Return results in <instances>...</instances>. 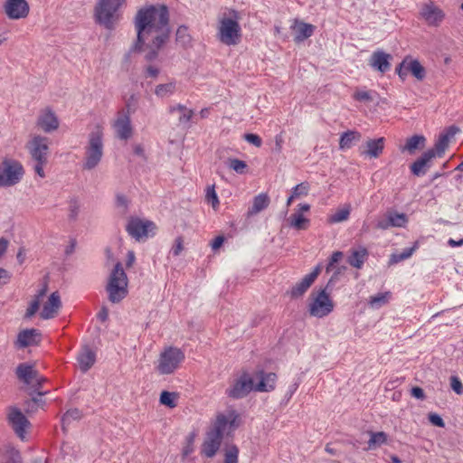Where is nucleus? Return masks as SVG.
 Segmentation results:
<instances>
[{
    "label": "nucleus",
    "instance_id": "f257e3e1",
    "mask_svg": "<svg viewBox=\"0 0 463 463\" xmlns=\"http://www.w3.org/2000/svg\"><path fill=\"white\" fill-rule=\"evenodd\" d=\"M137 41L132 50L141 52L145 46L148 52L145 55L146 61H152L158 56L159 50L168 42L171 28L169 12L164 5H151L140 8L134 18Z\"/></svg>",
    "mask_w": 463,
    "mask_h": 463
},
{
    "label": "nucleus",
    "instance_id": "f03ea898",
    "mask_svg": "<svg viewBox=\"0 0 463 463\" xmlns=\"http://www.w3.org/2000/svg\"><path fill=\"white\" fill-rule=\"evenodd\" d=\"M239 427V414L234 410L218 412L212 420L201 446V454L208 458H213L221 448L225 435H231Z\"/></svg>",
    "mask_w": 463,
    "mask_h": 463
},
{
    "label": "nucleus",
    "instance_id": "7ed1b4c3",
    "mask_svg": "<svg viewBox=\"0 0 463 463\" xmlns=\"http://www.w3.org/2000/svg\"><path fill=\"white\" fill-rule=\"evenodd\" d=\"M109 300L113 304L121 302L128 294V279L121 262H116L110 270L106 285Z\"/></svg>",
    "mask_w": 463,
    "mask_h": 463
},
{
    "label": "nucleus",
    "instance_id": "20e7f679",
    "mask_svg": "<svg viewBox=\"0 0 463 463\" xmlns=\"http://www.w3.org/2000/svg\"><path fill=\"white\" fill-rule=\"evenodd\" d=\"M103 131L100 126H96L89 134L88 143L85 146V154L82 167L84 170H92L97 167L103 157Z\"/></svg>",
    "mask_w": 463,
    "mask_h": 463
},
{
    "label": "nucleus",
    "instance_id": "39448f33",
    "mask_svg": "<svg viewBox=\"0 0 463 463\" xmlns=\"http://www.w3.org/2000/svg\"><path fill=\"white\" fill-rule=\"evenodd\" d=\"M123 4L124 0H99L95 8L98 23L109 30L114 29L120 18L118 9Z\"/></svg>",
    "mask_w": 463,
    "mask_h": 463
},
{
    "label": "nucleus",
    "instance_id": "423d86ee",
    "mask_svg": "<svg viewBox=\"0 0 463 463\" xmlns=\"http://www.w3.org/2000/svg\"><path fill=\"white\" fill-rule=\"evenodd\" d=\"M24 175L21 162L13 158H5L0 163V187H12L19 184Z\"/></svg>",
    "mask_w": 463,
    "mask_h": 463
},
{
    "label": "nucleus",
    "instance_id": "0eeeda50",
    "mask_svg": "<svg viewBox=\"0 0 463 463\" xmlns=\"http://www.w3.org/2000/svg\"><path fill=\"white\" fill-rule=\"evenodd\" d=\"M184 358V353L180 348L168 346L160 354L156 370L160 374H171L180 366Z\"/></svg>",
    "mask_w": 463,
    "mask_h": 463
},
{
    "label": "nucleus",
    "instance_id": "6e6552de",
    "mask_svg": "<svg viewBox=\"0 0 463 463\" xmlns=\"http://www.w3.org/2000/svg\"><path fill=\"white\" fill-rule=\"evenodd\" d=\"M126 230L136 241H146L148 238L156 235L157 227L156 223L150 220L130 217L128 221Z\"/></svg>",
    "mask_w": 463,
    "mask_h": 463
},
{
    "label": "nucleus",
    "instance_id": "1a4fd4ad",
    "mask_svg": "<svg viewBox=\"0 0 463 463\" xmlns=\"http://www.w3.org/2000/svg\"><path fill=\"white\" fill-rule=\"evenodd\" d=\"M334 302L326 289L314 292L310 296L308 313L311 317L323 318L334 310Z\"/></svg>",
    "mask_w": 463,
    "mask_h": 463
},
{
    "label": "nucleus",
    "instance_id": "9d476101",
    "mask_svg": "<svg viewBox=\"0 0 463 463\" xmlns=\"http://www.w3.org/2000/svg\"><path fill=\"white\" fill-rule=\"evenodd\" d=\"M220 41L226 45H235L241 38V26L236 20L222 18L218 29Z\"/></svg>",
    "mask_w": 463,
    "mask_h": 463
},
{
    "label": "nucleus",
    "instance_id": "9b49d317",
    "mask_svg": "<svg viewBox=\"0 0 463 463\" xmlns=\"http://www.w3.org/2000/svg\"><path fill=\"white\" fill-rule=\"evenodd\" d=\"M33 160L48 159L49 138L41 135H33L26 144Z\"/></svg>",
    "mask_w": 463,
    "mask_h": 463
},
{
    "label": "nucleus",
    "instance_id": "f8f14e48",
    "mask_svg": "<svg viewBox=\"0 0 463 463\" xmlns=\"http://www.w3.org/2000/svg\"><path fill=\"white\" fill-rule=\"evenodd\" d=\"M112 128L117 137L122 140H128L132 136V126L129 109H122L118 112Z\"/></svg>",
    "mask_w": 463,
    "mask_h": 463
},
{
    "label": "nucleus",
    "instance_id": "ddd939ff",
    "mask_svg": "<svg viewBox=\"0 0 463 463\" xmlns=\"http://www.w3.org/2000/svg\"><path fill=\"white\" fill-rule=\"evenodd\" d=\"M252 389L253 381L248 373H244L239 379L234 381L225 392L230 398L241 399L247 396Z\"/></svg>",
    "mask_w": 463,
    "mask_h": 463
},
{
    "label": "nucleus",
    "instance_id": "4468645a",
    "mask_svg": "<svg viewBox=\"0 0 463 463\" xmlns=\"http://www.w3.org/2000/svg\"><path fill=\"white\" fill-rule=\"evenodd\" d=\"M36 126L43 132L51 133L59 128L60 121L52 109L45 108L39 112Z\"/></svg>",
    "mask_w": 463,
    "mask_h": 463
},
{
    "label": "nucleus",
    "instance_id": "2eb2a0df",
    "mask_svg": "<svg viewBox=\"0 0 463 463\" xmlns=\"http://www.w3.org/2000/svg\"><path fill=\"white\" fill-rule=\"evenodd\" d=\"M309 210L310 205L308 203H299L295 209V212L287 218L288 226L297 231L307 230L309 226L310 221L304 216V213H307Z\"/></svg>",
    "mask_w": 463,
    "mask_h": 463
},
{
    "label": "nucleus",
    "instance_id": "dca6fc26",
    "mask_svg": "<svg viewBox=\"0 0 463 463\" xmlns=\"http://www.w3.org/2000/svg\"><path fill=\"white\" fill-rule=\"evenodd\" d=\"M420 14L430 26H439L445 17L444 12L433 2L423 4Z\"/></svg>",
    "mask_w": 463,
    "mask_h": 463
},
{
    "label": "nucleus",
    "instance_id": "f3484780",
    "mask_svg": "<svg viewBox=\"0 0 463 463\" xmlns=\"http://www.w3.org/2000/svg\"><path fill=\"white\" fill-rule=\"evenodd\" d=\"M4 8L8 18L13 20L25 18L30 10L25 0H6Z\"/></svg>",
    "mask_w": 463,
    "mask_h": 463
},
{
    "label": "nucleus",
    "instance_id": "a211bd4d",
    "mask_svg": "<svg viewBox=\"0 0 463 463\" xmlns=\"http://www.w3.org/2000/svg\"><path fill=\"white\" fill-rule=\"evenodd\" d=\"M8 421L16 435L19 438L24 439L25 435V429L29 427L30 422L23 414V412L15 407L10 408L8 413Z\"/></svg>",
    "mask_w": 463,
    "mask_h": 463
},
{
    "label": "nucleus",
    "instance_id": "6ab92c4d",
    "mask_svg": "<svg viewBox=\"0 0 463 463\" xmlns=\"http://www.w3.org/2000/svg\"><path fill=\"white\" fill-rule=\"evenodd\" d=\"M320 268L317 267L313 271L304 276V278L296 285H294L288 294L292 298H298L302 297L310 286L314 283L315 279L318 276Z\"/></svg>",
    "mask_w": 463,
    "mask_h": 463
},
{
    "label": "nucleus",
    "instance_id": "aec40b11",
    "mask_svg": "<svg viewBox=\"0 0 463 463\" xmlns=\"http://www.w3.org/2000/svg\"><path fill=\"white\" fill-rule=\"evenodd\" d=\"M16 375L18 379L24 382L25 384H33L36 383L37 386H40L43 378L38 376L37 371L33 369L31 364L23 363L20 364L16 368Z\"/></svg>",
    "mask_w": 463,
    "mask_h": 463
},
{
    "label": "nucleus",
    "instance_id": "412c9836",
    "mask_svg": "<svg viewBox=\"0 0 463 463\" xmlns=\"http://www.w3.org/2000/svg\"><path fill=\"white\" fill-rule=\"evenodd\" d=\"M61 307V301L59 293L57 291L52 292L50 295L48 301L43 305L41 312V317L43 319L53 318L57 315Z\"/></svg>",
    "mask_w": 463,
    "mask_h": 463
},
{
    "label": "nucleus",
    "instance_id": "4be33fe9",
    "mask_svg": "<svg viewBox=\"0 0 463 463\" xmlns=\"http://www.w3.org/2000/svg\"><path fill=\"white\" fill-rule=\"evenodd\" d=\"M41 333L38 329L31 328L22 330L16 340V345L19 348H25L31 345H37L40 341Z\"/></svg>",
    "mask_w": 463,
    "mask_h": 463
},
{
    "label": "nucleus",
    "instance_id": "5701e85b",
    "mask_svg": "<svg viewBox=\"0 0 463 463\" xmlns=\"http://www.w3.org/2000/svg\"><path fill=\"white\" fill-rule=\"evenodd\" d=\"M384 147V138L369 139L364 146L361 147V155L370 158H377L383 153Z\"/></svg>",
    "mask_w": 463,
    "mask_h": 463
},
{
    "label": "nucleus",
    "instance_id": "b1692460",
    "mask_svg": "<svg viewBox=\"0 0 463 463\" xmlns=\"http://www.w3.org/2000/svg\"><path fill=\"white\" fill-rule=\"evenodd\" d=\"M436 156L434 150H428L418 158L411 165V170L414 175L420 176L426 174L427 168L430 167V161Z\"/></svg>",
    "mask_w": 463,
    "mask_h": 463
},
{
    "label": "nucleus",
    "instance_id": "393cba45",
    "mask_svg": "<svg viewBox=\"0 0 463 463\" xmlns=\"http://www.w3.org/2000/svg\"><path fill=\"white\" fill-rule=\"evenodd\" d=\"M458 132V128L455 126H451L441 133L435 143V146L432 150L435 151L436 156H441L447 149L450 138H452Z\"/></svg>",
    "mask_w": 463,
    "mask_h": 463
},
{
    "label": "nucleus",
    "instance_id": "a878e982",
    "mask_svg": "<svg viewBox=\"0 0 463 463\" xmlns=\"http://www.w3.org/2000/svg\"><path fill=\"white\" fill-rule=\"evenodd\" d=\"M391 58L392 57L390 54L385 53L383 51H376L372 54L370 61H369V64L373 69L383 73V72L389 71V69H390Z\"/></svg>",
    "mask_w": 463,
    "mask_h": 463
},
{
    "label": "nucleus",
    "instance_id": "bb28decb",
    "mask_svg": "<svg viewBox=\"0 0 463 463\" xmlns=\"http://www.w3.org/2000/svg\"><path fill=\"white\" fill-rule=\"evenodd\" d=\"M79 367L82 373L89 371L96 361V354L89 346H84L77 356Z\"/></svg>",
    "mask_w": 463,
    "mask_h": 463
},
{
    "label": "nucleus",
    "instance_id": "cd10ccee",
    "mask_svg": "<svg viewBox=\"0 0 463 463\" xmlns=\"http://www.w3.org/2000/svg\"><path fill=\"white\" fill-rule=\"evenodd\" d=\"M178 90V81L170 79L168 81L159 83L155 87L154 93L158 99H167L175 94Z\"/></svg>",
    "mask_w": 463,
    "mask_h": 463
},
{
    "label": "nucleus",
    "instance_id": "c85d7f7f",
    "mask_svg": "<svg viewBox=\"0 0 463 463\" xmlns=\"http://www.w3.org/2000/svg\"><path fill=\"white\" fill-rule=\"evenodd\" d=\"M291 29L295 33V41L299 43L310 37L314 33L315 27L312 24L296 20Z\"/></svg>",
    "mask_w": 463,
    "mask_h": 463
},
{
    "label": "nucleus",
    "instance_id": "c756f323",
    "mask_svg": "<svg viewBox=\"0 0 463 463\" xmlns=\"http://www.w3.org/2000/svg\"><path fill=\"white\" fill-rule=\"evenodd\" d=\"M260 381L256 385L255 390L258 392H270L275 388L277 375L274 373L260 372Z\"/></svg>",
    "mask_w": 463,
    "mask_h": 463
},
{
    "label": "nucleus",
    "instance_id": "7c9ffc66",
    "mask_svg": "<svg viewBox=\"0 0 463 463\" xmlns=\"http://www.w3.org/2000/svg\"><path fill=\"white\" fill-rule=\"evenodd\" d=\"M425 142L426 138L422 135H414L406 140V144L401 150L408 151L411 155H413L416 150L425 146Z\"/></svg>",
    "mask_w": 463,
    "mask_h": 463
},
{
    "label": "nucleus",
    "instance_id": "2f4dec72",
    "mask_svg": "<svg viewBox=\"0 0 463 463\" xmlns=\"http://www.w3.org/2000/svg\"><path fill=\"white\" fill-rule=\"evenodd\" d=\"M269 204V197L267 194H260L254 197L252 206L249 209V215H255L266 209Z\"/></svg>",
    "mask_w": 463,
    "mask_h": 463
},
{
    "label": "nucleus",
    "instance_id": "473e14b6",
    "mask_svg": "<svg viewBox=\"0 0 463 463\" xmlns=\"http://www.w3.org/2000/svg\"><path fill=\"white\" fill-rule=\"evenodd\" d=\"M361 138V134L357 131H347L341 135L339 141V148L341 150H345L350 148L354 142L359 141Z\"/></svg>",
    "mask_w": 463,
    "mask_h": 463
},
{
    "label": "nucleus",
    "instance_id": "72a5a7b5",
    "mask_svg": "<svg viewBox=\"0 0 463 463\" xmlns=\"http://www.w3.org/2000/svg\"><path fill=\"white\" fill-rule=\"evenodd\" d=\"M169 111L171 113H175V112L179 113L178 120H179L180 124H187L191 120V118L194 115V111L192 109H189L181 104H177L175 106L170 107Z\"/></svg>",
    "mask_w": 463,
    "mask_h": 463
},
{
    "label": "nucleus",
    "instance_id": "f704fd0d",
    "mask_svg": "<svg viewBox=\"0 0 463 463\" xmlns=\"http://www.w3.org/2000/svg\"><path fill=\"white\" fill-rule=\"evenodd\" d=\"M392 293L390 291L378 293L371 296L368 303L373 308H380L389 302Z\"/></svg>",
    "mask_w": 463,
    "mask_h": 463
},
{
    "label": "nucleus",
    "instance_id": "c9c22d12",
    "mask_svg": "<svg viewBox=\"0 0 463 463\" xmlns=\"http://www.w3.org/2000/svg\"><path fill=\"white\" fill-rule=\"evenodd\" d=\"M81 411L79 409L68 410L61 417V429L64 432L67 431V427L72 420H77L81 418Z\"/></svg>",
    "mask_w": 463,
    "mask_h": 463
},
{
    "label": "nucleus",
    "instance_id": "e433bc0d",
    "mask_svg": "<svg viewBox=\"0 0 463 463\" xmlns=\"http://www.w3.org/2000/svg\"><path fill=\"white\" fill-rule=\"evenodd\" d=\"M45 392L38 391L35 396H33L31 400L24 402V406L26 408L27 412L35 411L39 407L43 408L44 405V401L43 400V395Z\"/></svg>",
    "mask_w": 463,
    "mask_h": 463
},
{
    "label": "nucleus",
    "instance_id": "4c0bfd02",
    "mask_svg": "<svg viewBox=\"0 0 463 463\" xmlns=\"http://www.w3.org/2000/svg\"><path fill=\"white\" fill-rule=\"evenodd\" d=\"M410 73L415 77L418 80H422L426 76L424 67L420 64L418 60L410 57Z\"/></svg>",
    "mask_w": 463,
    "mask_h": 463
},
{
    "label": "nucleus",
    "instance_id": "58836bf2",
    "mask_svg": "<svg viewBox=\"0 0 463 463\" xmlns=\"http://www.w3.org/2000/svg\"><path fill=\"white\" fill-rule=\"evenodd\" d=\"M387 442V434L383 431L370 432V439L368 440V449H373Z\"/></svg>",
    "mask_w": 463,
    "mask_h": 463
},
{
    "label": "nucleus",
    "instance_id": "ea45409f",
    "mask_svg": "<svg viewBox=\"0 0 463 463\" xmlns=\"http://www.w3.org/2000/svg\"><path fill=\"white\" fill-rule=\"evenodd\" d=\"M351 206L349 204L338 209L329 217L330 222L337 223L346 221L350 215Z\"/></svg>",
    "mask_w": 463,
    "mask_h": 463
},
{
    "label": "nucleus",
    "instance_id": "a19ab883",
    "mask_svg": "<svg viewBox=\"0 0 463 463\" xmlns=\"http://www.w3.org/2000/svg\"><path fill=\"white\" fill-rule=\"evenodd\" d=\"M80 210V203L77 198H71L68 206V218L70 221H76Z\"/></svg>",
    "mask_w": 463,
    "mask_h": 463
},
{
    "label": "nucleus",
    "instance_id": "79ce46f5",
    "mask_svg": "<svg viewBox=\"0 0 463 463\" xmlns=\"http://www.w3.org/2000/svg\"><path fill=\"white\" fill-rule=\"evenodd\" d=\"M392 227H405L408 218L404 213H388Z\"/></svg>",
    "mask_w": 463,
    "mask_h": 463
},
{
    "label": "nucleus",
    "instance_id": "37998d69",
    "mask_svg": "<svg viewBox=\"0 0 463 463\" xmlns=\"http://www.w3.org/2000/svg\"><path fill=\"white\" fill-rule=\"evenodd\" d=\"M418 248V243L415 242L413 246L402 250L401 252H395L392 254L391 260H403L411 257L412 253Z\"/></svg>",
    "mask_w": 463,
    "mask_h": 463
},
{
    "label": "nucleus",
    "instance_id": "c03bdc74",
    "mask_svg": "<svg viewBox=\"0 0 463 463\" xmlns=\"http://www.w3.org/2000/svg\"><path fill=\"white\" fill-rule=\"evenodd\" d=\"M228 165L231 169H232L233 171L240 175L244 174L248 167L246 162L240 160L238 158H230L228 161Z\"/></svg>",
    "mask_w": 463,
    "mask_h": 463
},
{
    "label": "nucleus",
    "instance_id": "a18cd8bd",
    "mask_svg": "<svg viewBox=\"0 0 463 463\" xmlns=\"http://www.w3.org/2000/svg\"><path fill=\"white\" fill-rule=\"evenodd\" d=\"M239 449L236 445H232L225 450L224 463H238Z\"/></svg>",
    "mask_w": 463,
    "mask_h": 463
},
{
    "label": "nucleus",
    "instance_id": "49530a36",
    "mask_svg": "<svg viewBox=\"0 0 463 463\" xmlns=\"http://www.w3.org/2000/svg\"><path fill=\"white\" fill-rule=\"evenodd\" d=\"M176 42L183 46H186L191 42V36L188 33V29L185 26L178 27L176 31Z\"/></svg>",
    "mask_w": 463,
    "mask_h": 463
},
{
    "label": "nucleus",
    "instance_id": "de8ad7c7",
    "mask_svg": "<svg viewBox=\"0 0 463 463\" xmlns=\"http://www.w3.org/2000/svg\"><path fill=\"white\" fill-rule=\"evenodd\" d=\"M175 393L169 392L167 391H163L160 394V402L169 408H175L176 406V402L175 401Z\"/></svg>",
    "mask_w": 463,
    "mask_h": 463
},
{
    "label": "nucleus",
    "instance_id": "09e8293b",
    "mask_svg": "<svg viewBox=\"0 0 463 463\" xmlns=\"http://www.w3.org/2000/svg\"><path fill=\"white\" fill-rule=\"evenodd\" d=\"M368 257V250L364 246H357L351 250V256L348 260H362Z\"/></svg>",
    "mask_w": 463,
    "mask_h": 463
},
{
    "label": "nucleus",
    "instance_id": "8fccbe9b",
    "mask_svg": "<svg viewBox=\"0 0 463 463\" xmlns=\"http://www.w3.org/2000/svg\"><path fill=\"white\" fill-rule=\"evenodd\" d=\"M410 57H405L402 61L396 68V72L402 80H404L405 78L410 73Z\"/></svg>",
    "mask_w": 463,
    "mask_h": 463
},
{
    "label": "nucleus",
    "instance_id": "3c124183",
    "mask_svg": "<svg viewBox=\"0 0 463 463\" xmlns=\"http://www.w3.org/2000/svg\"><path fill=\"white\" fill-rule=\"evenodd\" d=\"M206 201L212 204L213 209H216L219 206V198L215 192L214 185L208 186L206 189Z\"/></svg>",
    "mask_w": 463,
    "mask_h": 463
},
{
    "label": "nucleus",
    "instance_id": "603ef678",
    "mask_svg": "<svg viewBox=\"0 0 463 463\" xmlns=\"http://www.w3.org/2000/svg\"><path fill=\"white\" fill-rule=\"evenodd\" d=\"M309 185L307 183H301L296 185L291 192V195L295 198H300L302 196H306L308 193Z\"/></svg>",
    "mask_w": 463,
    "mask_h": 463
},
{
    "label": "nucleus",
    "instance_id": "864d4df0",
    "mask_svg": "<svg viewBox=\"0 0 463 463\" xmlns=\"http://www.w3.org/2000/svg\"><path fill=\"white\" fill-rule=\"evenodd\" d=\"M195 437H196L195 432H191L186 436V438H185L186 445L184 446V448L183 449L184 456L186 457L194 451V443Z\"/></svg>",
    "mask_w": 463,
    "mask_h": 463
},
{
    "label": "nucleus",
    "instance_id": "5fc2aeb1",
    "mask_svg": "<svg viewBox=\"0 0 463 463\" xmlns=\"http://www.w3.org/2000/svg\"><path fill=\"white\" fill-rule=\"evenodd\" d=\"M35 162L33 169L36 175L41 178L45 177L44 165L47 164L48 159L33 160Z\"/></svg>",
    "mask_w": 463,
    "mask_h": 463
},
{
    "label": "nucleus",
    "instance_id": "6e6d98bb",
    "mask_svg": "<svg viewBox=\"0 0 463 463\" xmlns=\"http://www.w3.org/2000/svg\"><path fill=\"white\" fill-rule=\"evenodd\" d=\"M354 99L359 101L370 102L373 100L371 92L367 90H356L354 93Z\"/></svg>",
    "mask_w": 463,
    "mask_h": 463
},
{
    "label": "nucleus",
    "instance_id": "4d7b16f0",
    "mask_svg": "<svg viewBox=\"0 0 463 463\" xmlns=\"http://www.w3.org/2000/svg\"><path fill=\"white\" fill-rule=\"evenodd\" d=\"M450 386L451 389L457 393V394H462L463 393V384L458 377L457 376H451L450 377Z\"/></svg>",
    "mask_w": 463,
    "mask_h": 463
},
{
    "label": "nucleus",
    "instance_id": "13d9d810",
    "mask_svg": "<svg viewBox=\"0 0 463 463\" xmlns=\"http://www.w3.org/2000/svg\"><path fill=\"white\" fill-rule=\"evenodd\" d=\"M184 250L183 246V239L181 237H178L175 240V243L170 250L173 257H177L180 252Z\"/></svg>",
    "mask_w": 463,
    "mask_h": 463
},
{
    "label": "nucleus",
    "instance_id": "bf43d9fd",
    "mask_svg": "<svg viewBox=\"0 0 463 463\" xmlns=\"http://www.w3.org/2000/svg\"><path fill=\"white\" fill-rule=\"evenodd\" d=\"M244 139L248 143L255 146L256 147H260L262 144L261 138L256 134H252V133L245 134Z\"/></svg>",
    "mask_w": 463,
    "mask_h": 463
},
{
    "label": "nucleus",
    "instance_id": "052dcab7",
    "mask_svg": "<svg viewBox=\"0 0 463 463\" xmlns=\"http://www.w3.org/2000/svg\"><path fill=\"white\" fill-rule=\"evenodd\" d=\"M428 419H429L430 422L434 426L440 427V428H443L445 426V422H444L443 419L437 413H430L428 415Z\"/></svg>",
    "mask_w": 463,
    "mask_h": 463
},
{
    "label": "nucleus",
    "instance_id": "680f3d73",
    "mask_svg": "<svg viewBox=\"0 0 463 463\" xmlns=\"http://www.w3.org/2000/svg\"><path fill=\"white\" fill-rule=\"evenodd\" d=\"M39 306H40V300L39 299H35L33 302H31L29 307L26 310V315L25 316L27 317H33L38 311Z\"/></svg>",
    "mask_w": 463,
    "mask_h": 463
},
{
    "label": "nucleus",
    "instance_id": "e2e57ef3",
    "mask_svg": "<svg viewBox=\"0 0 463 463\" xmlns=\"http://www.w3.org/2000/svg\"><path fill=\"white\" fill-rule=\"evenodd\" d=\"M376 226H377V228L382 229V230H387V229L391 228L392 225H391V222H390L389 213H387L384 217L380 219L377 222Z\"/></svg>",
    "mask_w": 463,
    "mask_h": 463
},
{
    "label": "nucleus",
    "instance_id": "0e129e2a",
    "mask_svg": "<svg viewBox=\"0 0 463 463\" xmlns=\"http://www.w3.org/2000/svg\"><path fill=\"white\" fill-rule=\"evenodd\" d=\"M224 240L225 239L222 235H220V236H217L216 238H214L210 243L212 250L213 251L218 250L223 244Z\"/></svg>",
    "mask_w": 463,
    "mask_h": 463
},
{
    "label": "nucleus",
    "instance_id": "69168bd1",
    "mask_svg": "<svg viewBox=\"0 0 463 463\" xmlns=\"http://www.w3.org/2000/svg\"><path fill=\"white\" fill-rule=\"evenodd\" d=\"M145 72L146 74V76L148 77H152V78H156L160 72L158 67L156 66H154V65H147L145 67Z\"/></svg>",
    "mask_w": 463,
    "mask_h": 463
},
{
    "label": "nucleus",
    "instance_id": "338daca9",
    "mask_svg": "<svg viewBox=\"0 0 463 463\" xmlns=\"http://www.w3.org/2000/svg\"><path fill=\"white\" fill-rule=\"evenodd\" d=\"M411 393L413 397L420 399V400H423L425 398V393H424L423 389H421L420 387H418V386L413 387L411 391Z\"/></svg>",
    "mask_w": 463,
    "mask_h": 463
},
{
    "label": "nucleus",
    "instance_id": "774afa93",
    "mask_svg": "<svg viewBox=\"0 0 463 463\" xmlns=\"http://www.w3.org/2000/svg\"><path fill=\"white\" fill-rule=\"evenodd\" d=\"M5 463H22V458L18 451L14 452Z\"/></svg>",
    "mask_w": 463,
    "mask_h": 463
}]
</instances>
